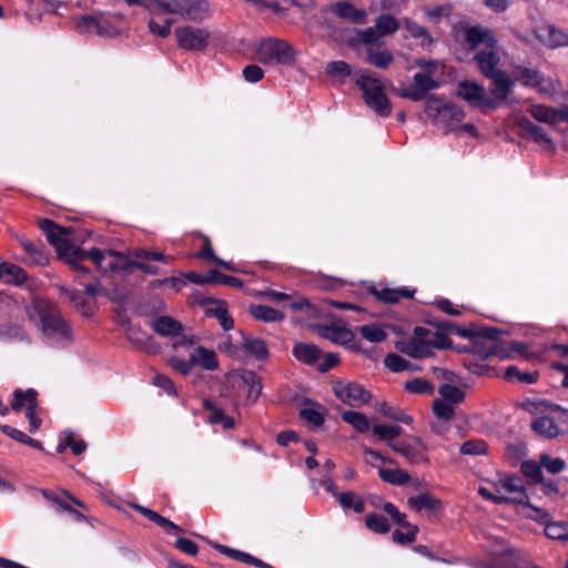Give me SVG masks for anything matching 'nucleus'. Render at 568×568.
<instances>
[{
    "label": "nucleus",
    "instance_id": "56",
    "mask_svg": "<svg viewBox=\"0 0 568 568\" xmlns=\"http://www.w3.org/2000/svg\"><path fill=\"white\" fill-rule=\"evenodd\" d=\"M487 450V444L481 439H470L460 446L463 455H481Z\"/></svg>",
    "mask_w": 568,
    "mask_h": 568
},
{
    "label": "nucleus",
    "instance_id": "48",
    "mask_svg": "<svg viewBox=\"0 0 568 568\" xmlns=\"http://www.w3.org/2000/svg\"><path fill=\"white\" fill-rule=\"evenodd\" d=\"M438 392L439 395L442 396L440 399L449 404H458L463 402L465 397L464 392L459 387L450 384L442 385Z\"/></svg>",
    "mask_w": 568,
    "mask_h": 568
},
{
    "label": "nucleus",
    "instance_id": "44",
    "mask_svg": "<svg viewBox=\"0 0 568 568\" xmlns=\"http://www.w3.org/2000/svg\"><path fill=\"white\" fill-rule=\"evenodd\" d=\"M359 334L371 343L383 342L387 334L386 332L376 324L363 325L358 328Z\"/></svg>",
    "mask_w": 568,
    "mask_h": 568
},
{
    "label": "nucleus",
    "instance_id": "9",
    "mask_svg": "<svg viewBox=\"0 0 568 568\" xmlns=\"http://www.w3.org/2000/svg\"><path fill=\"white\" fill-rule=\"evenodd\" d=\"M209 10L204 0H154V14L168 13L192 21H201Z\"/></svg>",
    "mask_w": 568,
    "mask_h": 568
},
{
    "label": "nucleus",
    "instance_id": "40",
    "mask_svg": "<svg viewBox=\"0 0 568 568\" xmlns=\"http://www.w3.org/2000/svg\"><path fill=\"white\" fill-rule=\"evenodd\" d=\"M540 463L542 465V469L550 475L560 474L566 468V462L562 458L552 457L547 453L540 455Z\"/></svg>",
    "mask_w": 568,
    "mask_h": 568
},
{
    "label": "nucleus",
    "instance_id": "20",
    "mask_svg": "<svg viewBox=\"0 0 568 568\" xmlns=\"http://www.w3.org/2000/svg\"><path fill=\"white\" fill-rule=\"evenodd\" d=\"M193 365H199L207 371H215L219 367L217 357L214 351L197 346L191 354Z\"/></svg>",
    "mask_w": 568,
    "mask_h": 568
},
{
    "label": "nucleus",
    "instance_id": "17",
    "mask_svg": "<svg viewBox=\"0 0 568 568\" xmlns=\"http://www.w3.org/2000/svg\"><path fill=\"white\" fill-rule=\"evenodd\" d=\"M414 442L418 448L404 443H390L389 446L394 452L402 454L412 464L427 463L428 458L425 455L426 447L422 439L415 437Z\"/></svg>",
    "mask_w": 568,
    "mask_h": 568
},
{
    "label": "nucleus",
    "instance_id": "7",
    "mask_svg": "<svg viewBox=\"0 0 568 568\" xmlns=\"http://www.w3.org/2000/svg\"><path fill=\"white\" fill-rule=\"evenodd\" d=\"M356 84L364 94L366 104L378 115L386 118L392 112L390 102L384 93L381 79L372 71H361Z\"/></svg>",
    "mask_w": 568,
    "mask_h": 568
},
{
    "label": "nucleus",
    "instance_id": "53",
    "mask_svg": "<svg viewBox=\"0 0 568 568\" xmlns=\"http://www.w3.org/2000/svg\"><path fill=\"white\" fill-rule=\"evenodd\" d=\"M23 338L24 332L19 326L12 324L0 325V342H9Z\"/></svg>",
    "mask_w": 568,
    "mask_h": 568
},
{
    "label": "nucleus",
    "instance_id": "21",
    "mask_svg": "<svg viewBox=\"0 0 568 568\" xmlns=\"http://www.w3.org/2000/svg\"><path fill=\"white\" fill-rule=\"evenodd\" d=\"M152 328L161 336H178L182 332V325L171 316L156 317Z\"/></svg>",
    "mask_w": 568,
    "mask_h": 568
},
{
    "label": "nucleus",
    "instance_id": "8",
    "mask_svg": "<svg viewBox=\"0 0 568 568\" xmlns=\"http://www.w3.org/2000/svg\"><path fill=\"white\" fill-rule=\"evenodd\" d=\"M254 54L258 62L271 65H292L296 57L294 47L291 43L276 38L260 41Z\"/></svg>",
    "mask_w": 568,
    "mask_h": 568
},
{
    "label": "nucleus",
    "instance_id": "54",
    "mask_svg": "<svg viewBox=\"0 0 568 568\" xmlns=\"http://www.w3.org/2000/svg\"><path fill=\"white\" fill-rule=\"evenodd\" d=\"M378 410L386 417L392 418L394 420L410 424L413 423V417L395 407L388 406L387 404H382Z\"/></svg>",
    "mask_w": 568,
    "mask_h": 568
},
{
    "label": "nucleus",
    "instance_id": "39",
    "mask_svg": "<svg viewBox=\"0 0 568 568\" xmlns=\"http://www.w3.org/2000/svg\"><path fill=\"white\" fill-rule=\"evenodd\" d=\"M521 128L526 131L527 134H529L535 142L546 145L552 144L546 131L541 126L530 122L529 120L523 121Z\"/></svg>",
    "mask_w": 568,
    "mask_h": 568
},
{
    "label": "nucleus",
    "instance_id": "57",
    "mask_svg": "<svg viewBox=\"0 0 568 568\" xmlns=\"http://www.w3.org/2000/svg\"><path fill=\"white\" fill-rule=\"evenodd\" d=\"M210 280H211V283L224 284V285H229L232 287H242V285H243V282L240 278L222 274L221 272H219L216 270L210 271Z\"/></svg>",
    "mask_w": 568,
    "mask_h": 568
},
{
    "label": "nucleus",
    "instance_id": "26",
    "mask_svg": "<svg viewBox=\"0 0 568 568\" xmlns=\"http://www.w3.org/2000/svg\"><path fill=\"white\" fill-rule=\"evenodd\" d=\"M37 395L38 393L33 388H29L26 392L16 389L13 393V402L11 403L12 409L18 412L24 406L26 410L30 407L32 410H36Z\"/></svg>",
    "mask_w": 568,
    "mask_h": 568
},
{
    "label": "nucleus",
    "instance_id": "1",
    "mask_svg": "<svg viewBox=\"0 0 568 568\" xmlns=\"http://www.w3.org/2000/svg\"><path fill=\"white\" fill-rule=\"evenodd\" d=\"M39 226L45 234L48 242L54 246L60 257L70 263L74 270L87 272V268L79 263L84 260H91L101 271L118 268L120 255L113 251H101L92 248L90 251L81 250L69 241V232L60 227L54 222L43 219L39 221Z\"/></svg>",
    "mask_w": 568,
    "mask_h": 568
},
{
    "label": "nucleus",
    "instance_id": "16",
    "mask_svg": "<svg viewBox=\"0 0 568 568\" xmlns=\"http://www.w3.org/2000/svg\"><path fill=\"white\" fill-rule=\"evenodd\" d=\"M320 335L335 344L346 346L351 349H357L354 333L338 325H326L320 327Z\"/></svg>",
    "mask_w": 568,
    "mask_h": 568
},
{
    "label": "nucleus",
    "instance_id": "32",
    "mask_svg": "<svg viewBox=\"0 0 568 568\" xmlns=\"http://www.w3.org/2000/svg\"><path fill=\"white\" fill-rule=\"evenodd\" d=\"M336 500L343 509H353L357 514H362L365 510L364 500L354 491L341 493Z\"/></svg>",
    "mask_w": 568,
    "mask_h": 568
},
{
    "label": "nucleus",
    "instance_id": "55",
    "mask_svg": "<svg viewBox=\"0 0 568 568\" xmlns=\"http://www.w3.org/2000/svg\"><path fill=\"white\" fill-rule=\"evenodd\" d=\"M326 72L332 78H345L352 73V69L345 61H332L326 65Z\"/></svg>",
    "mask_w": 568,
    "mask_h": 568
},
{
    "label": "nucleus",
    "instance_id": "14",
    "mask_svg": "<svg viewBox=\"0 0 568 568\" xmlns=\"http://www.w3.org/2000/svg\"><path fill=\"white\" fill-rule=\"evenodd\" d=\"M333 392L343 403L354 407L366 404L371 399V393L354 382H335Z\"/></svg>",
    "mask_w": 568,
    "mask_h": 568
},
{
    "label": "nucleus",
    "instance_id": "13",
    "mask_svg": "<svg viewBox=\"0 0 568 568\" xmlns=\"http://www.w3.org/2000/svg\"><path fill=\"white\" fill-rule=\"evenodd\" d=\"M176 42L180 48L187 51H202L207 47L210 32L206 29L185 26L176 28Z\"/></svg>",
    "mask_w": 568,
    "mask_h": 568
},
{
    "label": "nucleus",
    "instance_id": "34",
    "mask_svg": "<svg viewBox=\"0 0 568 568\" xmlns=\"http://www.w3.org/2000/svg\"><path fill=\"white\" fill-rule=\"evenodd\" d=\"M408 507L414 511L423 509L434 510L439 505V500L428 494H419L407 499Z\"/></svg>",
    "mask_w": 568,
    "mask_h": 568
},
{
    "label": "nucleus",
    "instance_id": "62",
    "mask_svg": "<svg viewBox=\"0 0 568 568\" xmlns=\"http://www.w3.org/2000/svg\"><path fill=\"white\" fill-rule=\"evenodd\" d=\"M495 348H496V345L493 339H489L484 343H479V342L475 341L473 344L471 351L477 356L486 358L495 353Z\"/></svg>",
    "mask_w": 568,
    "mask_h": 568
},
{
    "label": "nucleus",
    "instance_id": "15",
    "mask_svg": "<svg viewBox=\"0 0 568 568\" xmlns=\"http://www.w3.org/2000/svg\"><path fill=\"white\" fill-rule=\"evenodd\" d=\"M498 494L506 495V504L528 505V495L521 479L515 476H505L494 484Z\"/></svg>",
    "mask_w": 568,
    "mask_h": 568
},
{
    "label": "nucleus",
    "instance_id": "2",
    "mask_svg": "<svg viewBox=\"0 0 568 568\" xmlns=\"http://www.w3.org/2000/svg\"><path fill=\"white\" fill-rule=\"evenodd\" d=\"M44 343L52 346H64L72 342V331L59 310L52 304L38 301L29 312Z\"/></svg>",
    "mask_w": 568,
    "mask_h": 568
},
{
    "label": "nucleus",
    "instance_id": "22",
    "mask_svg": "<svg viewBox=\"0 0 568 568\" xmlns=\"http://www.w3.org/2000/svg\"><path fill=\"white\" fill-rule=\"evenodd\" d=\"M294 357L304 364H314L321 356V349L312 343H296L293 346Z\"/></svg>",
    "mask_w": 568,
    "mask_h": 568
},
{
    "label": "nucleus",
    "instance_id": "30",
    "mask_svg": "<svg viewBox=\"0 0 568 568\" xmlns=\"http://www.w3.org/2000/svg\"><path fill=\"white\" fill-rule=\"evenodd\" d=\"M414 291L408 288H382L374 290V295L386 303H397L402 298H409L413 296Z\"/></svg>",
    "mask_w": 568,
    "mask_h": 568
},
{
    "label": "nucleus",
    "instance_id": "29",
    "mask_svg": "<svg viewBox=\"0 0 568 568\" xmlns=\"http://www.w3.org/2000/svg\"><path fill=\"white\" fill-rule=\"evenodd\" d=\"M531 116L544 123L557 124L558 123V109L541 104H532L529 109Z\"/></svg>",
    "mask_w": 568,
    "mask_h": 568
},
{
    "label": "nucleus",
    "instance_id": "11",
    "mask_svg": "<svg viewBox=\"0 0 568 568\" xmlns=\"http://www.w3.org/2000/svg\"><path fill=\"white\" fill-rule=\"evenodd\" d=\"M455 94L474 108L488 106L495 109L497 106L496 101L486 95L485 87L473 80L459 81Z\"/></svg>",
    "mask_w": 568,
    "mask_h": 568
},
{
    "label": "nucleus",
    "instance_id": "31",
    "mask_svg": "<svg viewBox=\"0 0 568 568\" xmlns=\"http://www.w3.org/2000/svg\"><path fill=\"white\" fill-rule=\"evenodd\" d=\"M447 103L448 102L438 95H427L425 98L426 115L437 124L442 113H444Z\"/></svg>",
    "mask_w": 568,
    "mask_h": 568
},
{
    "label": "nucleus",
    "instance_id": "47",
    "mask_svg": "<svg viewBox=\"0 0 568 568\" xmlns=\"http://www.w3.org/2000/svg\"><path fill=\"white\" fill-rule=\"evenodd\" d=\"M366 526L369 530L377 534H386L389 531L390 526L387 519L379 514H368L365 519Z\"/></svg>",
    "mask_w": 568,
    "mask_h": 568
},
{
    "label": "nucleus",
    "instance_id": "10",
    "mask_svg": "<svg viewBox=\"0 0 568 568\" xmlns=\"http://www.w3.org/2000/svg\"><path fill=\"white\" fill-rule=\"evenodd\" d=\"M531 428L542 437H557L568 430V410L554 409L547 415L536 417Z\"/></svg>",
    "mask_w": 568,
    "mask_h": 568
},
{
    "label": "nucleus",
    "instance_id": "12",
    "mask_svg": "<svg viewBox=\"0 0 568 568\" xmlns=\"http://www.w3.org/2000/svg\"><path fill=\"white\" fill-rule=\"evenodd\" d=\"M515 78L525 87L536 89L539 93L551 97L557 91V84L554 80L546 78L538 70L517 67L515 69Z\"/></svg>",
    "mask_w": 568,
    "mask_h": 568
},
{
    "label": "nucleus",
    "instance_id": "38",
    "mask_svg": "<svg viewBox=\"0 0 568 568\" xmlns=\"http://www.w3.org/2000/svg\"><path fill=\"white\" fill-rule=\"evenodd\" d=\"M342 417L359 433H365L369 428L368 418L359 412L348 410L343 413Z\"/></svg>",
    "mask_w": 568,
    "mask_h": 568
},
{
    "label": "nucleus",
    "instance_id": "61",
    "mask_svg": "<svg viewBox=\"0 0 568 568\" xmlns=\"http://www.w3.org/2000/svg\"><path fill=\"white\" fill-rule=\"evenodd\" d=\"M301 417L314 426H320L324 423V416L318 407H305L301 410Z\"/></svg>",
    "mask_w": 568,
    "mask_h": 568
},
{
    "label": "nucleus",
    "instance_id": "28",
    "mask_svg": "<svg viewBox=\"0 0 568 568\" xmlns=\"http://www.w3.org/2000/svg\"><path fill=\"white\" fill-rule=\"evenodd\" d=\"M520 470L531 484L545 483L540 459L538 462L534 459L524 460Z\"/></svg>",
    "mask_w": 568,
    "mask_h": 568
},
{
    "label": "nucleus",
    "instance_id": "58",
    "mask_svg": "<svg viewBox=\"0 0 568 568\" xmlns=\"http://www.w3.org/2000/svg\"><path fill=\"white\" fill-rule=\"evenodd\" d=\"M381 37L382 34L375 26L358 32L359 41L368 45H381Z\"/></svg>",
    "mask_w": 568,
    "mask_h": 568
},
{
    "label": "nucleus",
    "instance_id": "24",
    "mask_svg": "<svg viewBox=\"0 0 568 568\" xmlns=\"http://www.w3.org/2000/svg\"><path fill=\"white\" fill-rule=\"evenodd\" d=\"M130 506L133 509L138 510L140 514H142L144 517H146L149 520L155 523L158 526L164 528L168 531H174V532L182 531V529L178 525H175L174 523H172L171 520L161 516L160 514H158L156 511H154L152 509H149L139 504H131Z\"/></svg>",
    "mask_w": 568,
    "mask_h": 568
},
{
    "label": "nucleus",
    "instance_id": "60",
    "mask_svg": "<svg viewBox=\"0 0 568 568\" xmlns=\"http://www.w3.org/2000/svg\"><path fill=\"white\" fill-rule=\"evenodd\" d=\"M173 21L171 19H165L163 23H159L155 21V18H152L149 21L150 32L156 34L161 38H168L171 33V26Z\"/></svg>",
    "mask_w": 568,
    "mask_h": 568
},
{
    "label": "nucleus",
    "instance_id": "41",
    "mask_svg": "<svg viewBox=\"0 0 568 568\" xmlns=\"http://www.w3.org/2000/svg\"><path fill=\"white\" fill-rule=\"evenodd\" d=\"M373 433L381 440H386L388 444L393 443V439L403 434V428L399 426H389L383 424L373 425Z\"/></svg>",
    "mask_w": 568,
    "mask_h": 568
},
{
    "label": "nucleus",
    "instance_id": "23",
    "mask_svg": "<svg viewBox=\"0 0 568 568\" xmlns=\"http://www.w3.org/2000/svg\"><path fill=\"white\" fill-rule=\"evenodd\" d=\"M21 246L30 256V263L43 266L48 263V256L44 253L43 245L41 243H34L23 236H17Z\"/></svg>",
    "mask_w": 568,
    "mask_h": 568
},
{
    "label": "nucleus",
    "instance_id": "6",
    "mask_svg": "<svg viewBox=\"0 0 568 568\" xmlns=\"http://www.w3.org/2000/svg\"><path fill=\"white\" fill-rule=\"evenodd\" d=\"M81 34H97L103 38L119 36L124 29V17L119 13L100 12L94 16H83L75 22Z\"/></svg>",
    "mask_w": 568,
    "mask_h": 568
},
{
    "label": "nucleus",
    "instance_id": "42",
    "mask_svg": "<svg viewBox=\"0 0 568 568\" xmlns=\"http://www.w3.org/2000/svg\"><path fill=\"white\" fill-rule=\"evenodd\" d=\"M243 347L246 352L252 354L258 359L265 358L267 356V347L264 341L254 337H244L243 338Z\"/></svg>",
    "mask_w": 568,
    "mask_h": 568
},
{
    "label": "nucleus",
    "instance_id": "4",
    "mask_svg": "<svg viewBox=\"0 0 568 568\" xmlns=\"http://www.w3.org/2000/svg\"><path fill=\"white\" fill-rule=\"evenodd\" d=\"M420 68L413 77V83L396 89V94L412 101L424 100L429 91L442 87L445 65L437 60H418Z\"/></svg>",
    "mask_w": 568,
    "mask_h": 568
},
{
    "label": "nucleus",
    "instance_id": "18",
    "mask_svg": "<svg viewBox=\"0 0 568 568\" xmlns=\"http://www.w3.org/2000/svg\"><path fill=\"white\" fill-rule=\"evenodd\" d=\"M486 78L493 81L491 94L495 99L506 100L514 87V82L508 74L505 71L499 70L494 72L491 75H486Z\"/></svg>",
    "mask_w": 568,
    "mask_h": 568
},
{
    "label": "nucleus",
    "instance_id": "3",
    "mask_svg": "<svg viewBox=\"0 0 568 568\" xmlns=\"http://www.w3.org/2000/svg\"><path fill=\"white\" fill-rule=\"evenodd\" d=\"M465 43L476 51L474 61L483 75H491L499 71L498 64L503 51L494 32L487 28L471 27L465 31Z\"/></svg>",
    "mask_w": 568,
    "mask_h": 568
},
{
    "label": "nucleus",
    "instance_id": "25",
    "mask_svg": "<svg viewBox=\"0 0 568 568\" xmlns=\"http://www.w3.org/2000/svg\"><path fill=\"white\" fill-rule=\"evenodd\" d=\"M464 118L465 113L463 109L455 103L448 102L437 124H442L447 129L454 130L464 120Z\"/></svg>",
    "mask_w": 568,
    "mask_h": 568
},
{
    "label": "nucleus",
    "instance_id": "50",
    "mask_svg": "<svg viewBox=\"0 0 568 568\" xmlns=\"http://www.w3.org/2000/svg\"><path fill=\"white\" fill-rule=\"evenodd\" d=\"M404 387L407 392L419 395L432 394L434 389L430 382L419 377L407 381Z\"/></svg>",
    "mask_w": 568,
    "mask_h": 568
},
{
    "label": "nucleus",
    "instance_id": "5",
    "mask_svg": "<svg viewBox=\"0 0 568 568\" xmlns=\"http://www.w3.org/2000/svg\"><path fill=\"white\" fill-rule=\"evenodd\" d=\"M449 342V337L439 331L416 327L409 339L397 343V348L410 357L422 358L430 356L433 348L447 347Z\"/></svg>",
    "mask_w": 568,
    "mask_h": 568
},
{
    "label": "nucleus",
    "instance_id": "33",
    "mask_svg": "<svg viewBox=\"0 0 568 568\" xmlns=\"http://www.w3.org/2000/svg\"><path fill=\"white\" fill-rule=\"evenodd\" d=\"M378 475L383 481L396 486H403L410 479L408 473L399 468H378Z\"/></svg>",
    "mask_w": 568,
    "mask_h": 568
},
{
    "label": "nucleus",
    "instance_id": "27",
    "mask_svg": "<svg viewBox=\"0 0 568 568\" xmlns=\"http://www.w3.org/2000/svg\"><path fill=\"white\" fill-rule=\"evenodd\" d=\"M250 313L254 318L268 323L281 322L285 317L281 311L266 305H252Z\"/></svg>",
    "mask_w": 568,
    "mask_h": 568
},
{
    "label": "nucleus",
    "instance_id": "19",
    "mask_svg": "<svg viewBox=\"0 0 568 568\" xmlns=\"http://www.w3.org/2000/svg\"><path fill=\"white\" fill-rule=\"evenodd\" d=\"M332 11L339 18L345 19L352 23H364L367 17V12L362 9H357L355 6L348 2L339 1L332 7Z\"/></svg>",
    "mask_w": 568,
    "mask_h": 568
},
{
    "label": "nucleus",
    "instance_id": "36",
    "mask_svg": "<svg viewBox=\"0 0 568 568\" xmlns=\"http://www.w3.org/2000/svg\"><path fill=\"white\" fill-rule=\"evenodd\" d=\"M404 27L412 38L422 40L420 44L423 47H428L432 44V38H430L428 31L423 26L406 18V19H404Z\"/></svg>",
    "mask_w": 568,
    "mask_h": 568
},
{
    "label": "nucleus",
    "instance_id": "52",
    "mask_svg": "<svg viewBox=\"0 0 568 568\" xmlns=\"http://www.w3.org/2000/svg\"><path fill=\"white\" fill-rule=\"evenodd\" d=\"M385 366L392 372H404L410 368V363L397 354H388L384 358Z\"/></svg>",
    "mask_w": 568,
    "mask_h": 568
},
{
    "label": "nucleus",
    "instance_id": "37",
    "mask_svg": "<svg viewBox=\"0 0 568 568\" xmlns=\"http://www.w3.org/2000/svg\"><path fill=\"white\" fill-rule=\"evenodd\" d=\"M375 27L382 37L390 36L399 29V22L392 14H381L375 21Z\"/></svg>",
    "mask_w": 568,
    "mask_h": 568
},
{
    "label": "nucleus",
    "instance_id": "46",
    "mask_svg": "<svg viewBox=\"0 0 568 568\" xmlns=\"http://www.w3.org/2000/svg\"><path fill=\"white\" fill-rule=\"evenodd\" d=\"M545 534L551 539L568 540V521L548 523L545 527Z\"/></svg>",
    "mask_w": 568,
    "mask_h": 568
},
{
    "label": "nucleus",
    "instance_id": "59",
    "mask_svg": "<svg viewBox=\"0 0 568 568\" xmlns=\"http://www.w3.org/2000/svg\"><path fill=\"white\" fill-rule=\"evenodd\" d=\"M424 12L429 21L438 23L443 18H448L450 16L452 7L444 4L436 8H426Z\"/></svg>",
    "mask_w": 568,
    "mask_h": 568
},
{
    "label": "nucleus",
    "instance_id": "45",
    "mask_svg": "<svg viewBox=\"0 0 568 568\" xmlns=\"http://www.w3.org/2000/svg\"><path fill=\"white\" fill-rule=\"evenodd\" d=\"M402 527L405 528L406 531L394 530L392 535L393 540L399 545L414 542L418 532L417 526L407 523L406 525H402Z\"/></svg>",
    "mask_w": 568,
    "mask_h": 568
},
{
    "label": "nucleus",
    "instance_id": "64",
    "mask_svg": "<svg viewBox=\"0 0 568 568\" xmlns=\"http://www.w3.org/2000/svg\"><path fill=\"white\" fill-rule=\"evenodd\" d=\"M133 256L141 260L168 262L170 257L162 252L138 248L133 252Z\"/></svg>",
    "mask_w": 568,
    "mask_h": 568
},
{
    "label": "nucleus",
    "instance_id": "43",
    "mask_svg": "<svg viewBox=\"0 0 568 568\" xmlns=\"http://www.w3.org/2000/svg\"><path fill=\"white\" fill-rule=\"evenodd\" d=\"M545 43L550 48L568 45V34L552 26L546 29Z\"/></svg>",
    "mask_w": 568,
    "mask_h": 568
},
{
    "label": "nucleus",
    "instance_id": "49",
    "mask_svg": "<svg viewBox=\"0 0 568 568\" xmlns=\"http://www.w3.org/2000/svg\"><path fill=\"white\" fill-rule=\"evenodd\" d=\"M505 376L509 381L517 379L525 384H534L538 379L536 372H520L516 366H508L505 372Z\"/></svg>",
    "mask_w": 568,
    "mask_h": 568
},
{
    "label": "nucleus",
    "instance_id": "35",
    "mask_svg": "<svg viewBox=\"0 0 568 568\" xmlns=\"http://www.w3.org/2000/svg\"><path fill=\"white\" fill-rule=\"evenodd\" d=\"M366 61L378 69H387L394 61V55L386 50H367Z\"/></svg>",
    "mask_w": 568,
    "mask_h": 568
},
{
    "label": "nucleus",
    "instance_id": "51",
    "mask_svg": "<svg viewBox=\"0 0 568 568\" xmlns=\"http://www.w3.org/2000/svg\"><path fill=\"white\" fill-rule=\"evenodd\" d=\"M433 412L439 419L452 420L455 416V407L440 398L433 402Z\"/></svg>",
    "mask_w": 568,
    "mask_h": 568
},
{
    "label": "nucleus",
    "instance_id": "63",
    "mask_svg": "<svg viewBox=\"0 0 568 568\" xmlns=\"http://www.w3.org/2000/svg\"><path fill=\"white\" fill-rule=\"evenodd\" d=\"M64 446L70 447L74 455H81L87 449V444L84 440H77L71 434L65 437L63 444L58 446V450L61 452Z\"/></svg>",
    "mask_w": 568,
    "mask_h": 568
}]
</instances>
